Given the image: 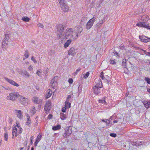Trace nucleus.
Returning a JSON list of instances; mask_svg holds the SVG:
<instances>
[{
	"label": "nucleus",
	"instance_id": "9d476101",
	"mask_svg": "<svg viewBox=\"0 0 150 150\" xmlns=\"http://www.w3.org/2000/svg\"><path fill=\"white\" fill-rule=\"evenodd\" d=\"M51 105L50 101H48L46 102L44 108L45 112L47 113L50 110Z\"/></svg>",
	"mask_w": 150,
	"mask_h": 150
},
{
	"label": "nucleus",
	"instance_id": "8fccbe9b",
	"mask_svg": "<svg viewBox=\"0 0 150 150\" xmlns=\"http://www.w3.org/2000/svg\"><path fill=\"white\" fill-rule=\"evenodd\" d=\"M68 81L70 84H72L73 83V80L72 78H69V79Z\"/></svg>",
	"mask_w": 150,
	"mask_h": 150
},
{
	"label": "nucleus",
	"instance_id": "c9c22d12",
	"mask_svg": "<svg viewBox=\"0 0 150 150\" xmlns=\"http://www.w3.org/2000/svg\"><path fill=\"white\" fill-rule=\"evenodd\" d=\"M4 140L6 141H7L8 140V134L6 132L4 133Z\"/></svg>",
	"mask_w": 150,
	"mask_h": 150
},
{
	"label": "nucleus",
	"instance_id": "f704fd0d",
	"mask_svg": "<svg viewBox=\"0 0 150 150\" xmlns=\"http://www.w3.org/2000/svg\"><path fill=\"white\" fill-rule=\"evenodd\" d=\"M49 71V69L48 68H46L44 70V74H45V75L46 76H47L48 72Z\"/></svg>",
	"mask_w": 150,
	"mask_h": 150
},
{
	"label": "nucleus",
	"instance_id": "0e129e2a",
	"mask_svg": "<svg viewBox=\"0 0 150 150\" xmlns=\"http://www.w3.org/2000/svg\"><path fill=\"white\" fill-rule=\"evenodd\" d=\"M111 126L109 124V123L108 122L106 124V127L107 128H109Z\"/></svg>",
	"mask_w": 150,
	"mask_h": 150
},
{
	"label": "nucleus",
	"instance_id": "58836bf2",
	"mask_svg": "<svg viewBox=\"0 0 150 150\" xmlns=\"http://www.w3.org/2000/svg\"><path fill=\"white\" fill-rule=\"evenodd\" d=\"M24 56L26 58H27L29 56V52L27 50L25 51V53L24 54Z\"/></svg>",
	"mask_w": 150,
	"mask_h": 150
},
{
	"label": "nucleus",
	"instance_id": "a18cd8bd",
	"mask_svg": "<svg viewBox=\"0 0 150 150\" xmlns=\"http://www.w3.org/2000/svg\"><path fill=\"white\" fill-rule=\"evenodd\" d=\"M104 74L103 71L102 72L100 75V77L101 78L102 80H103L105 78V77L104 76Z\"/></svg>",
	"mask_w": 150,
	"mask_h": 150
},
{
	"label": "nucleus",
	"instance_id": "7c9ffc66",
	"mask_svg": "<svg viewBox=\"0 0 150 150\" xmlns=\"http://www.w3.org/2000/svg\"><path fill=\"white\" fill-rule=\"evenodd\" d=\"M30 113L31 116H33L35 113V107L33 108V110L30 111Z\"/></svg>",
	"mask_w": 150,
	"mask_h": 150
},
{
	"label": "nucleus",
	"instance_id": "680f3d73",
	"mask_svg": "<svg viewBox=\"0 0 150 150\" xmlns=\"http://www.w3.org/2000/svg\"><path fill=\"white\" fill-rule=\"evenodd\" d=\"M66 107H63L62 108V111L63 112H66Z\"/></svg>",
	"mask_w": 150,
	"mask_h": 150
},
{
	"label": "nucleus",
	"instance_id": "a19ab883",
	"mask_svg": "<svg viewBox=\"0 0 150 150\" xmlns=\"http://www.w3.org/2000/svg\"><path fill=\"white\" fill-rule=\"evenodd\" d=\"M89 72H87L83 76V78L84 79H86L89 76Z\"/></svg>",
	"mask_w": 150,
	"mask_h": 150
},
{
	"label": "nucleus",
	"instance_id": "e2e57ef3",
	"mask_svg": "<svg viewBox=\"0 0 150 150\" xmlns=\"http://www.w3.org/2000/svg\"><path fill=\"white\" fill-rule=\"evenodd\" d=\"M78 93L79 94V93H80V92L81 91V90H82V88L81 87H80L79 86L78 87Z\"/></svg>",
	"mask_w": 150,
	"mask_h": 150
},
{
	"label": "nucleus",
	"instance_id": "0eeeda50",
	"mask_svg": "<svg viewBox=\"0 0 150 150\" xmlns=\"http://www.w3.org/2000/svg\"><path fill=\"white\" fill-rule=\"evenodd\" d=\"M95 21V18L94 17L89 20L86 24V28L87 29L89 30L92 27Z\"/></svg>",
	"mask_w": 150,
	"mask_h": 150
},
{
	"label": "nucleus",
	"instance_id": "5fc2aeb1",
	"mask_svg": "<svg viewBox=\"0 0 150 150\" xmlns=\"http://www.w3.org/2000/svg\"><path fill=\"white\" fill-rule=\"evenodd\" d=\"M19 130L18 131V134H21L22 132V129L21 127L19 128Z\"/></svg>",
	"mask_w": 150,
	"mask_h": 150
},
{
	"label": "nucleus",
	"instance_id": "49530a36",
	"mask_svg": "<svg viewBox=\"0 0 150 150\" xmlns=\"http://www.w3.org/2000/svg\"><path fill=\"white\" fill-rule=\"evenodd\" d=\"M66 130H67V131L66 132L68 136H69L72 133L71 130H68V129H67Z\"/></svg>",
	"mask_w": 150,
	"mask_h": 150
},
{
	"label": "nucleus",
	"instance_id": "393cba45",
	"mask_svg": "<svg viewBox=\"0 0 150 150\" xmlns=\"http://www.w3.org/2000/svg\"><path fill=\"white\" fill-rule=\"evenodd\" d=\"M71 103L69 101H66L65 102V106L67 108H69L71 107Z\"/></svg>",
	"mask_w": 150,
	"mask_h": 150
},
{
	"label": "nucleus",
	"instance_id": "13d9d810",
	"mask_svg": "<svg viewBox=\"0 0 150 150\" xmlns=\"http://www.w3.org/2000/svg\"><path fill=\"white\" fill-rule=\"evenodd\" d=\"M115 59L113 60H110V63L112 64H116V62H115Z\"/></svg>",
	"mask_w": 150,
	"mask_h": 150
},
{
	"label": "nucleus",
	"instance_id": "5701e85b",
	"mask_svg": "<svg viewBox=\"0 0 150 150\" xmlns=\"http://www.w3.org/2000/svg\"><path fill=\"white\" fill-rule=\"evenodd\" d=\"M61 127V126L60 125H57L56 126H53L52 128V129L54 131L57 130L59 129Z\"/></svg>",
	"mask_w": 150,
	"mask_h": 150
},
{
	"label": "nucleus",
	"instance_id": "473e14b6",
	"mask_svg": "<svg viewBox=\"0 0 150 150\" xmlns=\"http://www.w3.org/2000/svg\"><path fill=\"white\" fill-rule=\"evenodd\" d=\"M12 138H13V137L15 136L17 137L18 135L17 131H12Z\"/></svg>",
	"mask_w": 150,
	"mask_h": 150
},
{
	"label": "nucleus",
	"instance_id": "f03ea898",
	"mask_svg": "<svg viewBox=\"0 0 150 150\" xmlns=\"http://www.w3.org/2000/svg\"><path fill=\"white\" fill-rule=\"evenodd\" d=\"M73 31V29L71 28H67L62 38L66 39H71V35L72 32Z\"/></svg>",
	"mask_w": 150,
	"mask_h": 150
},
{
	"label": "nucleus",
	"instance_id": "c85d7f7f",
	"mask_svg": "<svg viewBox=\"0 0 150 150\" xmlns=\"http://www.w3.org/2000/svg\"><path fill=\"white\" fill-rule=\"evenodd\" d=\"M60 118L62 120H64L66 119V115L63 113H60Z\"/></svg>",
	"mask_w": 150,
	"mask_h": 150
},
{
	"label": "nucleus",
	"instance_id": "6ab92c4d",
	"mask_svg": "<svg viewBox=\"0 0 150 150\" xmlns=\"http://www.w3.org/2000/svg\"><path fill=\"white\" fill-rule=\"evenodd\" d=\"M71 36V39L74 40L77 38L79 35L77 32H74V30L73 29V31L72 32V35Z\"/></svg>",
	"mask_w": 150,
	"mask_h": 150
},
{
	"label": "nucleus",
	"instance_id": "79ce46f5",
	"mask_svg": "<svg viewBox=\"0 0 150 150\" xmlns=\"http://www.w3.org/2000/svg\"><path fill=\"white\" fill-rule=\"evenodd\" d=\"M116 119V117L114 115H112L108 119L110 121H112V120H114Z\"/></svg>",
	"mask_w": 150,
	"mask_h": 150
},
{
	"label": "nucleus",
	"instance_id": "1a4fd4ad",
	"mask_svg": "<svg viewBox=\"0 0 150 150\" xmlns=\"http://www.w3.org/2000/svg\"><path fill=\"white\" fill-rule=\"evenodd\" d=\"M78 52V50L75 47H71L68 52V54L69 55H71L72 56H74L75 55L76 52Z\"/></svg>",
	"mask_w": 150,
	"mask_h": 150
},
{
	"label": "nucleus",
	"instance_id": "b1692460",
	"mask_svg": "<svg viewBox=\"0 0 150 150\" xmlns=\"http://www.w3.org/2000/svg\"><path fill=\"white\" fill-rule=\"evenodd\" d=\"M33 100L35 103L39 104L40 101L38 100V98L37 97H34L33 98Z\"/></svg>",
	"mask_w": 150,
	"mask_h": 150
},
{
	"label": "nucleus",
	"instance_id": "09e8293b",
	"mask_svg": "<svg viewBox=\"0 0 150 150\" xmlns=\"http://www.w3.org/2000/svg\"><path fill=\"white\" fill-rule=\"evenodd\" d=\"M71 98V96L70 95H68L66 98V101H69Z\"/></svg>",
	"mask_w": 150,
	"mask_h": 150
},
{
	"label": "nucleus",
	"instance_id": "4c0bfd02",
	"mask_svg": "<svg viewBox=\"0 0 150 150\" xmlns=\"http://www.w3.org/2000/svg\"><path fill=\"white\" fill-rule=\"evenodd\" d=\"M31 123V121L30 118V117H29L28 118H27V121L26 123V125H29Z\"/></svg>",
	"mask_w": 150,
	"mask_h": 150
},
{
	"label": "nucleus",
	"instance_id": "3c124183",
	"mask_svg": "<svg viewBox=\"0 0 150 150\" xmlns=\"http://www.w3.org/2000/svg\"><path fill=\"white\" fill-rule=\"evenodd\" d=\"M55 53V51L53 50H51L50 51V52L49 53L50 55H52V54Z\"/></svg>",
	"mask_w": 150,
	"mask_h": 150
},
{
	"label": "nucleus",
	"instance_id": "39448f33",
	"mask_svg": "<svg viewBox=\"0 0 150 150\" xmlns=\"http://www.w3.org/2000/svg\"><path fill=\"white\" fill-rule=\"evenodd\" d=\"M58 76H55L52 79L50 84L51 85L52 88H55L57 87V81L58 80Z\"/></svg>",
	"mask_w": 150,
	"mask_h": 150
},
{
	"label": "nucleus",
	"instance_id": "c03bdc74",
	"mask_svg": "<svg viewBox=\"0 0 150 150\" xmlns=\"http://www.w3.org/2000/svg\"><path fill=\"white\" fill-rule=\"evenodd\" d=\"M52 93V92H50V91L48 92L47 93V94H46V98H50L51 96Z\"/></svg>",
	"mask_w": 150,
	"mask_h": 150
},
{
	"label": "nucleus",
	"instance_id": "052dcab7",
	"mask_svg": "<svg viewBox=\"0 0 150 150\" xmlns=\"http://www.w3.org/2000/svg\"><path fill=\"white\" fill-rule=\"evenodd\" d=\"M33 136H32L30 138V145H32L33 144Z\"/></svg>",
	"mask_w": 150,
	"mask_h": 150
},
{
	"label": "nucleus",
	"instance_id": "338daca9",
	"mask_svg": "<svg viewBox=\"0 0 150 150\" xmlns=\"http://www.w3.org/2000/svg\"><path fill=\"white\" fill-rule=\"evenodd\" d=\"M106 120H107L108 121V122L109 123V124L111 126L113 125V124L111 122V121L108 119H106Z\"/></svg>",
	"mask_w": 150,
	"mask_h": 150
},
{
	"label": "nucleus",
	"instance_id": "bf43d9fd",
	"mask_svg": "<svg viewBox=\"0 0 150 150\" xmlns=\"http://www.w3.org/2000/svg\"><path fill=\"white\" fill-rule=\"evenodd\" d=\"M81 69L80 68H79L77 69L76 71V72L75 73L76 74H77L78 72H79L80 70Z\"/></svg>",
	"mask_w": 150,
	"mask_h": 150
},
{
	"label": "nucleus",
	"instance_id": "412c9836",
	"mask_svg": "<svg viewBox=\"0 0 150 150\" xmlns=\"http://www.w3.org/2000/svg\"><path fill=\"white\" fill-rule=\"evenodd\" d=\"M143 103L145 107L147 109L148 108L150 107V102L144 101L143 102Z\"/></svg>",
	"mask_w": 150,
	"mask_h": 150
},
{
	"label": "nucleus",
	"instance_id": "f3484780",
	"mask_svg": "<svg viewBox=\"0 0 150 150\" xmlns=\"http://www.w3.org/2000/svg\"><path fill=\"white\" fill-rule=\"evenodd\" d=\"M141 19L142 21L147 22L149 20V17L147 15H144L141 17Z\"/></svg>",
	"mask_w": 150,
	"mask_h": 150
},
{
	"label": "nucleus",
	"instance_id": "69168bd1",
	"mask_svg": "<svg viewBox=\"0 0 150 150\" xmlns=\"http://www.w3.org/2000/svg\"><path fill=\"white\" fill-rule=\"evenodd\" d=\"M111 126L109 124V123L108 122L106 124V127L107 128H109Z\"/></svg>",
	"mask_w": 150,
	"mask_h": 150
},
{
	"label": "nucleus",
	"instance_id": "4d7b16f0",
	"mask_svg": "<svg viewBox=\"0 0 150 150\" xmlns=\"http://www.w3.org/2000/svg\"><path fill=\"white\" fill-rule=\"evenodd\" d=\"M13 130L12 131H17V129L15 126L13 125L12 127Z\"/></svg>",
	"mask_w": 150,
	"mask_h": 150
},
{
	"label": "nucleus",
	"instance_id": "423d86ee",
	"mask_svg": "<svg viewBox=\"0 0 150 150\" xmlns=\"http://www.w3.org/2000/svg\"><path fill=\"white\" fill-rule=\"evenodd\" d=\"M137 26L145 28L148 29H150V26L149 25V24L147 22H139L136 24Z\"/></svg>",
	"mask_w": 150,
	"mask_h": 150
},
{
	"label": "nucleus",
	"instance_id": "37998d69",
	"mask_svg": "<svg viewBox=\"0 0 150 150\" xmlns=\"http://www.w3.org/2000/svg\"><path fill=\"white\" fill-rule=\"evenodd\" d=\"M5 37L4 38V40H6V41H8V40L9 39V35L8 34H5Z\"/></svg>",
	"mask_w": 150,
	"mask_h": 150
},
{
	"label": "nucleus",
	"instance_id": "dca6fc26",
	"mask_svg": "<svg viewBox=\"0 0 150 150\" xmlns=\"http://www.w3.org/2000/svg\"><path fill=\"white\" fill-rule=\"evenodd\" d=\"M20 74L26 78H29L30 75L27 71L25 70H22L20 71Z\"/></svg>",
	"mask_w": 150,
	"mask_h": 150
},
{
	"label": "nucleus",
	"instance_id": "603ef678",
	"mask_svg": "<svg viewBox=\"0 0 150 150\" xmlns=\"http://www.w3.org/2000/svg\"><path fill=\"white\" fill-rule=\"evenodd\" d=\"M113 53L115 54L118 57H120V54L118 53L116 51H114L113 52Z\"/></svg>",
	"mask_w": 150,
	"mask_h": 150
},
{
	"label": "nucleus",
	"instance_id": "4be33fe9",
	"mask_svg": "<svg viewBox=\"0 0 150 150\" xmlns=\"http://www.w3.org/2000/svg\"><path fill=\"white\" fill-rule=\"evenodd\" d=\"M71 41H72L71 39H69V40H68L64 44V47L65 48L68 47L71 42Z\"/></svg>",
	"mask_w": 150,
	"mask_h": 150
},
{
	"label": "nucleus",
	"instance_id": "ea45409f",
	"mask_svg": "<svg viewBox=\"0 0 150 150\" xmlns=\"http://www.w3.org/2000/svg\"><path fill=\"white\" fill-rule=\"evenodd\" d=\"M142 51H143L144 53L145 54H146V55L150 57V52H146V50H144L143 49L142 50Z\"/></svg>",
	"mask_w": 150,
	"mask_h": 150
},
{
	"label": "nucleus",
	"instance_id": "72a5a7b5",
	"mask_svg": "<svg viewBox=\"0 0 150 150\" xmlns=\"http://www.w3.org/2000/svg\"><path fill=\"white\" fill-rule=\"evenodd\" d=\"M41 71L42 70L41 69H39L38 70H37L36 74L40 77H42V74H41Z\"/></svg>",
	"mask_w": 150,
	"mask_h": 150
},
{
	"label": "nucleus",
	"instance_id": "20e7f679",
	"mask_svg": "<svg viewBox=\"0 0 150 150\" xmlns=\"http://www.w3.org/2000/svg\"><path fill=\"white\" fill-rule=\"evenodd\" d=\"M20 96L18 93L13 92L10 93L9 96H7V100H10L12 101L15 100L17 98L20 97Z\"/></svg>",
	"mask_w": 150,
	"mask_h": 150
},
{
	"label": "nucleus",
	"instance_id": "de8ad7c7",
	"mask_svg": "<svg viewBox=\"0 0 150 150\" xmlns=\"http://www.w3.org/2000/svg\"><path fill=\"white\" fill-rule=\"evenodd\" d=\"M110 136L113 137H117V134L115 133H111L110 134Z\"/></svg>",
	"mask_w": 150,
	"mask_h": 150
},
{
	"label": "nucleus",
	"instance_id": "f257e3e1",
	"mask_svg": "<svg viewBox=\"0 0 150 150\" xmlns=\"http://www.w3.org/2000/svg\"><path fill=\"white\" fill-rule=\"evenodd\" d=\"M56 27L57 30L56 32L57 38H62L63 36L64 35V27L62 25L59 24L56 25Z\"/></svg>",
	"mask_w": 150,
	"mask_h": 150
},
{
	"label": "nucleus",
	"instance_id": "c756f323",
	"mask_svg": "<svg viewBox=\"0 0 150 150\" xmlns=\"http://www.w3.org/2000/svg\"><path fill=\"white\" fill-rule=\"evenodd\" d=\"M78 32L77 33H78V34L79 33V34L80 35L81 33L83 30V28L81 26H78Z\"/></svg>",
	"mask_w": 150,
	"mask_h": 150
},
{
	"label": "nucleus",
	"instance_id": "2eb2a0df",
	"mask_svg": "<svg viewBox=\"0 0 150 150\" xmlns=\"http://www.w3.org/2000/svg\"><path fill=\"white\" fill-rule=\"evenodd\" d=\"M95 83L96 85L95 86L98 87V88H102L103 87L102 83L100 79L96 80Z\"/></svg>",
	"mask_w": 150,
	"mask_h": 150
},
{
	"label": "nucleus",
	"instance_id": "864d4df0",
	"mask_svg": "<svg viewBox=\"0 0 150 150\" xmlns=\"http://www.w3.org/2000/svg\"><path fill=\"white\" fill-rule=\"evenodd\" d=\"M31 60L33 61V62L35 63H36L37 62L36 60L34 58V57L33 56L32 57H31Z\"/></svg>",
	"mask_w": 150,
	"mask_h": 150
},
{
	"label": "nucleus",
	"instance_id": "774afa93",
	"mask_svg": "<svg viewBox=\"0 0 150 150\" xmlns=\"http://www.w3.org/2000/svg\"><path fill=\"white\" fill-rule=\"evenodd\" d=\"M38 27H40L41 28H42L44 27L42 23H39L38 24Z\"/></svg>",
	"mask_w": 150,
	"mask_h": 150
},
{
	"label": "nucleus",
	"instance_id": "6e6d98bb",
	"mask_svg": "<svg viewBox=\"0 0 150 150\" xmlns=\"http://www.w3.org/2000/svg\"><path fill=\"white\" fill-rule=\"evenodd\" d=\"M29 70L30 71L33 70V68L32 66L30 65L28 68Z\"/></svg>",
	"mask_w": 150,
	"mask_h": 150
},
{
	"label": "nucleus",
	"instance_id": "9b49d317",
	"mask_svg": "<svg viewBox=\"0 0 150 150\" xmlns=\"http://www.w3.org/2000/svg\"><path fill=\"white\" fill-rule=\"evenodd\" d=\"M4 78L5 80L6 81L8 82L11 84L17 87H18L19 86V85L14 81L6 77H4Z\"/></svg>",
	"mask_w": 150,
	"mask_h": 150
},
{
	"label": "nucleus",
	"instance_id": "6e6552de",
	"mask_svg": "<svg viewBox=\"0 0 150 150\" xmlns=\"http://www.w3.org/2000/svg\"><path fill=\"white\" fill-rule=\"evenodd\" d=\"M139 37L140 41L143 43H146L150 42V38L144 35H140Z\"/></svg>",
	"mask_w": 150,
	"mask_h": 150
},
{
	"label": "nucleus",
	"instance_id": "aec40b11",
	"mask_svg": "<svg viewBox=\"0 0 150 150\" xmlns=\"http://www.w3.org/2000/svg\"><path fill=\"white\" fill-rule=\"evenodd\" d=\"M41 137V135H38L37 137V138L36 139L34 143L35 146H37L38 143L40 140Z\"/></svg>",
	"mask_w": 150,
	"mask_h": 150
},
{
	"label": "nucleus",
	"instance_id": "7ed1b4c3",
	"mask_svg": "<svg viewBox=\"0 0 150 150\" xmlns=\"http://www.w3.org/2000/svg\"><path fill=\"white\" fill-rule=\"evenodd\" d=\"M63 11L65 12H67L69 10V7L65 3V0H58Z\"/></svg>",
	"mask_w": 150,
	"mask_h": 150
},
{
	"label": "nucleus",
	"instance_id": "cd10ccee",
	"mask_svg": "<svg viewBox=\"0 0 150 150\" xmlns=\"http://www.w3.org/2000/svg\"><path fill=\"white\" fill-rule=\"evenodd\" d=\"M22 20L25 22H28L30 21V19L27 16H24L22 18Z\"/></svg>",
	"mask_w": 150,
	"mask_h": 150
},
{
	"label": "nucleus",
	"instance_id": "ddd939ff",
	"mask_svg": "<svg viewBox=\"0 0 150 150\" xmlns=\"http://www.w3.org/2000/svg\"><path fill=\"white\" fill-rule=\"evenodd\" d=\"M101 88L94 86L93 88V91L95 94L98 95L100 93V89Z\"/></svg>",
	"mask_w": 150,
	"mask_h": 150
},
{
	"label": "nucleus",
	"instance_id": "f8f14e48",
	"mask_svg": "<svg viewBox=\"0 0 150 150\" xmlns=\"http://www.w3.org/2000/svg\"><path fill=\"white\" fill-rule=\"evenodd\" d=\"M131 144L133 145H134L137 146L139 147V146L142 145H143L144 144V142L142 141H137L135 142L134 141H132L130 142Z\"/></svg>",
	"mask_w": 150,
	"mask_h": 150
},
{
	"label": "nucleus",
	"instance_id": "e433bc0d",
	"mask_svg": "<svg viewBox=\"0 0 150 150\" xmlns=\"http://www.w3.org/2000/svg\"><path fill=\"white\" fill-rule=\"evenodd\" d=\"M144 80L146 81L147 83L150 84V79L148 77H145Z\"/></svg>",
	"mask_w": 150,
	"mask_h": 150
},
{
	"label": "nucleus",
	"instance_id": "a878e982",
	"mask_svg": "<svg viewBox=\"0 0 150 150\" xmlns=\"http://www.w3.org/2000/svg\"><path fill=\"white\" fill-rule=\"evenodd\" d=\"M126 62L127 60L126 59H123L122 63V66L124 68H126Z\"/></svg>",
	"mask_w": 150,
	"mask_h": 150
},
{
	"label": "nucleus",
	"instance_id": "a211bd4d",
	"mask_svg": "<svg viewBox=\"0 0 150 150\" xmlns=\"http://www.w3.org/2000/svg\"><path fill=\"white\" fill-rule=\"evenodd\" d=\"M16 111H17L16 112L17 113V117L19 118L20 119H23V115L22 113L23 112H22L20 110H16Z\"/></svg>",
	"mask_w": 150,
	"mask_h": 150
},
{
	"label": "nucleus",
	"instance_id": "2f4dec72",
	"mask_svg": "<svg viewBox=\"0 0 150 150\" xmlns=\"http://www.w3.org/2000/svg\"><path fill=\"white\" fill-rule=\"evenodd\" d=\"M98 101L99 103L104 104H106V103L105 101V97H104V98L102 100H98Z\"/></svg>",
	"mask_w": 150,
	"mask_h": 150
},
{
	"label": "nucleus",
	"instance_id": "4468645a",
	"mask_svg": "<svg viewBox=\"0 0 150 150\" xmlns=\"http://www.w3.org/2000/svg\"><path fill=\"white\" fill-rule=\"evenodd\" d=\"M20 97L22 103L24 105H27L28 104V99L25 97L22 98V97L21 96Z\"/></svg>",
	"mask_w": 150,
	"mask_h": 150
},
{
	"label": "nucleus",
	"instance_id": "bb28decb",
	"mask_svg": "<svg viewBox=\"0 0 150 150\" xmlns=\"http://www.w3.org/2000/svg\"><path fill=\"white\" fill-rule=\"evenodd\" d=\"M7 41L5 40H3L2 42V45L3 48L5 49V47L6 46L8 45Z\"/></svg>",
	"mask_w": 150,
	"mask_h": 150
}]
</instances>
